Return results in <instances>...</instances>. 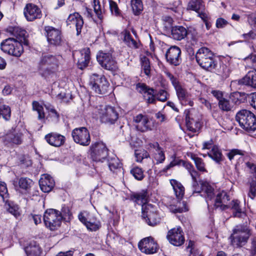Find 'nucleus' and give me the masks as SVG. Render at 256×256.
<instances>
[{
  "label": "nucleus",
  "instance_id": "obj_1",
  "mask_svg": "<svg viewBox=\"0 0 256 256\" xmlns=\"http://www.w3.org/2000/svg\"><path fill=\"white\" fill-rule=\"evenodd\" d=\"M196 60L199 66L203 69L213 72L216 66V60L214 53L208 48H200L196 54Z\"/></svg>",
  "mask_w": 256,
  "mask_h": 256
},
{
  "label": "nucleus",
  "instance_id": "obj_2",
  "mask_svg": "<svg viewBox=\"0 0 256 256\" xmlns=\"http://www.w3.org/2000/svg\"><path fill=\"white\" fill-rule=\"evenodd\" d=\"M170 183L172 186L176 197L178 198V201L176 204L170 206V210L174 214L182 213L188 211V208H187L186 202L181 200L184 194V187L180 182L176 180H171Z\"/></svg>",
  "mask_w": 256,
  "mask_h": 256
},
{
  "label": "nucleus",
  "instance_id": "obj_3",
  "mask_svg": "<svg viewBox=\"0 0 256 256\" xmlns=\"http://www.w3.org/2000/svg\"><path fill=\"white\" fill-rule=\"evenodd\" d=\"M236 120L238 122L242 128L247 131H254L256 130V118L250 111L242 110L236 114Z\"/></svg>",
  "mask_w": 256,
  "mask_h": 256
},
{
  "label": "nucleus",
  "instance_id": "obj_4",
  "mask_svg": "<svg viewBox=\"0 0 256 256\" xmlns=\"http://www.w3.org/2000/svg\"><path fill=\"white\" fill-rule=\"evenodd\" d=\"M60 58V56H56L50 54L43 56L41 58L38 66L41 74L46 76L54 72L58 66Z\"/></svg>",
  "mask_w": 256,
  "mask_h": 256
},
{
  "label": "nucleus",
  "instance_id": "obj_5",
  "mask_svg": "<svg viewBox=\"0 0 256 256\" xmlns=\"http://www.w3.org/2000/svg\"><path fill=\"white\" fill-rule=\"evenodd\" d=\"M250 235V230L246 226H236L230 236L232 244L234 246H242L247 242Z\"/></svg>",
  "mask_w": 256,
  "mask_h": 256
},
{
  "label": "nucleus",
  "instance_id": "obj_6",
  "mask_svg": "<svg viewBox=\"0 0 256 256\" xmlns=\"http://www.w3.org/2000/svg\"><path fill=\"white\" fill-rule=\"evenodd\" d=\"M24 134L16 128H12L2 137L4 144L8 148H13L21 144L23 142Z\"/></svg>",
  "mask_w": 256,
  "mask_h": 256
},
{
  "label": "nucleus",
  "instance_id": "obj_7",
  "mask_svg": "<svg viewBox=\"0 0 256 256\" xmlns=\"http://www.w3.org/2000/svg\"><path fill=\"white\" fill-rule=\"evenodd\" d=\"M96 110L102 122L113 124L118 119V114L114 107L102 105L97 106Z\"/></svg>",
  "mask_w": 256,
  "mask_h": 256
},
{
  "label": "nucleus",
  "instance_id": "obj_8",
  "mask_svg": "<svg viewBox=\"0 0 256 256\" xmlns=\"http://www.w3.org/2000/svg\"><path fill=\"white\" fill-rule=\"evenodd\" d=\"M0 48L4 52L16 57L20 56L24 52L22 44L14 38H8L2 42Z\"/></svg>",
  "mask_w": 256,
  "mask_h": 256
},
{
  "label": "nucleus",
  "instance_id": "obj_9",
  "mask_svg": "<svg viewBox=\"0 0 256 256\" xmlns=\"http://www.w3.org/2000/svg\"><path fill=\"white\" fill-rule=\"evenodd\" d=\"M199 176H196L195 178H192V191L193 193H200L201 192H203L204 194V197L208 206H209L208 201H211L214 197V188L206 182H200V185H199L197 180Z\"/></svg>",
  "mask_w": 256,
  "mask_h": 256
},
{
  "label": "nucleus",
  "instance_id": "obj_10",
  "mask_svg": "<svg viewBox=\"0 0 256 256\" xmlns=\"http://www.w3.org/2000/svg\"><path fill=\"white\" fill-rule=\"evenodd\" d=\"M90 84L92 89L98 94H105L108 92L109 84L104 76L93 74L90 76Z\"/></svg>",
  "mask_w": 256,
  "mask_h": 256
},
{
  "label": "nucleus",
  "instance_id": "obj_11",
  "mask_svg": "<svg viewBox=\"0 0 256 256\" xmlns=\"http://www.w3.org/2000/svg\"><path fill=\"white\" fill-rule=\"evenodd\" d=\"M61 220L62 216H60L59 212L54 209L47 210L44 215L45 225L52 230L60 226Z\"/></svg>",
  "mask_w": 256,
  "mask_h": 256
},
{
  "label": "nucleus",
  "instance_id": "obj_12",
  "mask_svg": "<svg viewBox=\"0 0 256 256\" xmlns=\"http://www.w3.org/2000/svg\"><path fill=\"white\" fill-rule=\"evenodd\" d=\"M142 216L150 226H155L160 222V218L156 212V209L151 204L142 206Z\"/></svg>",
  "mask_w": 256,
  "mask_h": 256
},
{
  "label": "nucleus",
  "instance_id": "obj_13",
  "mask_svg": "<svg viewBox=\"0 0 256 256\" xmlns=\"http://www.w3.org/2000/svg\"><path fill=\"white\" fill-rule=\"evenodd\" d=\"M96 58L99 64L106 70L115 71L118 68L116 62L110 52H100Z\"/></svg>",
  "mask_w": 256,
  "mask_h": 256
},
{
  "label": "nucleus",
  "instance_id": "obj_14",
  "mask_svg": "<svg viewBox=\"0 0 256 256\" xmlns=\"http://www.w3.org/2000/svg\"><path fill=\"white\" fill-rule=\"evenodd\" d=\"M91 158L94 161L103 162L108 156V149L102 142H98L91 146Z\"/></svg>",
  "mask_w": 256,
  "mask_h": 256
},
{
  "label": "nucleus",
  "instance_id": "obj_15",
  "mask_svg": "<svg viewBox=\"0 0 256 256\" xmlns=\"http://www.w3.org/2000/svg\"><path fill=\"white\" fill-rule=\"evenodd\" d=\"M74 140L82 146H87L90 142V137L88 130L85 127L74 129L72 132Z\"/></svg>",
  "mask_w": 256,
  "mask_h": 256
},
{
  "label": "nucleus",
  "instance_id": "obj_16",
  "mask_svg": "<svg viewBox=\"0 0 256 256\" xmlns=\"http://www.w3.org/2000/svg\"><path fill=\"white\" fill-rule=\"evenodd\" d=\"M194 110L191 109L186 110L184 112L186 128L188 130L192 132H198L202 126L199 119L194 117Z\"/></svg>",
  "mask_w": 256,
  "mask_h": 256
},
{
  "label": "nucleus",
  "instance_id": "obj_17",
  "mask_svg": "<svg viewBox=\"0 0 256 256\" xmlns=\"http://www.w3.org/2000/svg\"><path fill=\"white\" fill-rule=\"evenodd\" d=\"M165 56L167 62L171 65L178 66L182 62L181 50L177 46H170L167 50Z\"/></svg>",
  "mask_w": 256,
  "mask_h": 256
},
{
  "label": "nucleus",
  "instance_id": "obj_18",
  "mask_svg": "<svg viewBox=\"0 0 256 256\" xmlns=\"http://www.w3.org/2000/svg\"><path fill=\"white\" fill-rule=\"evenodd\" d=\"M166 236L170 242L175 246H180L184 242V232L180 226L170 230Z\"/></svg>",
  "mask_w": 256,
  "mask_h": 256
},
{
  "label": "nucleus",
  "instance_id": "obj_19",
  "mask_svg": "<svg viewBox=\"0 0 256 256\" xmlns=\"http://www.w3.org/2000/svg\"><path fill=\"white\" fill-rule=\"evenodd\" d=\"M139 249L146 254H152L158 250V244L151 237H147L142 240L138 244Z\"/></svg>",
  "mask_w": 256,
  "mask_h": 256
},
{
  "label": "nucleus",
  "instance_id": "obj_20",
  "mask_svg": "<svg viewBox=\"0 0 256 256\" xmlns=\"http://www.w3.org/2000/svg\"><path fill=\"white\" fill-rule=\"evenodd\" d=\"M214 195H215L214 194ZM214 197V196L211 201H208L209 206L213 204L216 208H220L221 210H225L228 208V205L226 204L230 200L229 196L228 195L226 192L224 190L219 192L216 194L215 199L213 200Z\"/></svg>",
  "mask_w": 256,
  "mask_h": 256
},
{
  "label": "nucleus",
  "instance_id": "obj_21",
  "mask_svg": "<svg viewBox=\"0 0 256 256\" xmlns=\"http://www.w3.org/2000/svg\"><path fill=\"white\" fill-rule=\"evenodd\" d=\"M24 14L26 20L28 22L40 19L42 16L40 9L37 6L32 3L26 5L24 9Z\"/></svg>",
  "mask_w": 256,
  "mask_h": 256
},
{
  "label": "nucleus",
  "instance_id": "obj_22",
  "mask_svg": "<svg viewBox=\"0 0 256 256\" xmlns=\"http://www.w3.org/2000/svg\"><path fill=\"white\" fill-rule=\"evenodd\" d=\"M48 42L53 45H60L62 42V34L60 30L52 26H46L44 28Z\"/></svg>",
  "mask_w": 256,
  "mask_h": 256
},
{
  "label": "nucleus",
  "instance_id": "obj_23",
  "mask_svg": "<svg viewBox=\"0 0 256 256\" xmlns=\"http://www.w3.org/2000/svg\"><path fill=\"white\" fill-rule=\"evenodd\" d=\"M46 142L50 146L60 147L65 142V136L57 132H50L44 136Z\"/></svg>",
  "mask_w": 256,
  "mask_h": 256
},
{
  "label": "nucleus",
  "instance_id": "obj_24",
  "mask_svg": "<svg viewBox=\"0 0 256 256\" xmlns=\"http://www.w3.org/2000/svg\"><path fill=\"white\" fill-rule=\"evenodd\" d=\"M134 122L136 124V126L138 130L144 132L150 130V121L146 115L138 114L134 117Z\"/></svg>",
  "mask_w": 256,
  "mask_h": 256
},
{
  "label": "nucleus",
  "instance_id": "obj_25",
  "mask_svg": "<svg viewBox=\"0 0 256 256\" xmlns=\"http://www.w3.org/2000/svg\"><path fill=\"white\" fill-rule=\"evenodd\" d=\"M66 23L68 25H70V27L72 24L74 25L76 30V34L78 35L81 32V30L84 25V20L82 16L78 12L70 14L67 20Z\"/></svg>",
  "mask_w": 256,
  "mask_h": 256
},
{
  "label": "nucleus",
  "instance_id": "obj_26",
  "mask_svg": "<svg viewBox=\"0 0 256 256\" xmlns=\"http://www.w3.org/2000/svg\"><path fill=\"white\" fill-rule=\"evenodd\" d=\"M39 184L43 192H49L54 188L55 182L53 178L49 174H44L39 180Z\"/></svg>",
  "mask_w": 256,
  "mask_h": 256
},
{
  "label": "nucleus",
  "instance_id": "obj_27",
  "mask_svg": "<svg viewBox=\"0 0 256 256\" xmlns=\"http://www.w3.org/2000/svg\"><path fill=\"white\" fill-rule=\"evenodd\" d=\"M171 37L176 40H181L186 37L188 30L186 28L182 26H175L171 28Z\"/></svg>",
  "mask_w": 256,
  "mask_h": 256
},
{
  "label": "nucleus",
  "instance_id": "obj_28",
  "mask_svg": "<svg viewBox=\"0 0 256 256\" xmlns=\"http://www.w3.org/2000/svg\"><path fill=\"white\" fill-rule=\"evenodd\" d=\"M240 84L250 86L256 88V70H252L239 80Z\"/></svg>",
  "mask_w": 256,
  "mask_h": 256
},
{
  "label": "nucleus",
  "instance_id": "obj_29",
  "mask_svg": "<svg viewBox=\"0 0 256 256\" xmlns=\"http://www.w3.org/2000/svg\"><path fill=\"white\" fill-rule=\"evenodd\" d=\"M80 57L78 62V67L82 70L88 66L90 60V50L89 48H83L80 51Z\"/></svg>",
  "mask_w": 256,
  "mask_h": 256
},
{
  "label": "nucleus",
  "instance_id": "obj_30",
  "mask_svg": "<svg viewBox=\"0 0 256 256\" xmlns=\"http://www.w3.org/2000/svg\"><path fill=\"white\" fill-rule=\"evenodd\" d=\"M27 256H40L42 250L39 244L35 241L31 242L24 248Z\"/></svg>",
  "mask_w": 256,
  "mask_h": 256
},
{
  "label": "nucleus",
  "instance_id": "obj_31",
  "mask_svg": "<svg viewBox=\"0 0 256 256\" xmlns=\"http://www.w3.org/2000/svg\"><path fill=\"white\" fill-rule=\"evenodd\" d=\"M176 91V96L178 100L183 104L186 102L188 98V94L186 90L179 82L174 86Z\"/></svg>",
  "mask_w": 256,
  "mask_h": 256
},
{
  "label": "nucleus",
  "instance_id": "obj_32",
  "mask_svg": "<svg viewBox=\"0 0 256 256\" xmlns=\"http://www.w3.org/2000/svg\"><path fill=\"white\" fill-rule=\"evenodd\" d=\"M131 198L138 204L142 205V206H146L147 204H145L147 202L148 193L146 191L142 190L141 192L132 194Z\"/></svg>",
  "mask_w": 256,
  "mask_h": 256
},
{
  "label": "nucleus",
  "instance_id": "obj_33",
  "mask_svg": "<svg viewBox=\"0 0 256 256\" xmlns=\"http://www.w3.org/2000/svg\"><path fill=\"white\" fill-rule=\"evenodd\" d=\"M240 204V202L238 200H232L229 204H228V208L232 210L234 217L240 218L246 215L244 212L242 211Z\"/></svg>",
  "mask_w": 256,
  "mask_h": 256
},
{
  "label": "nucleus",
  "instance_id": "obj_34",
  "mask_svg": "<svg viewBox=\"0 0 256 256\" xmlns=\"http://www.w3.org/2000/svg\"><path fill=\"white\" fill-rule=\"evenodd\" d=\"M13 34L18 39V40L22 44L28 46V40L26 39V32L20 28H15L13 30Z\"/></svg>",
  "mask_w": 256,
  "mask_h": 256
},
{
  "label": "nucleus",
  "instance_id": "obj_35",
  "mask_svg": "<svg viewBox=\"0 0 256 256\" xmlns=\"http://www.w3.org/2000/svg\"><path fill=\"white\" fill-rule=\"evenodd\" d=\"M254 171L252 173L249 180L250 190L248 192V197L254 200L256 196V168H254Z\"/></svg>",
  "mask_w": 256,
  "mask_h": 256
},
{
  "label": "nucleus",
  "instance_id": "obj_36",
  "mask_svg": "<svg viewBox=\"0 0 256 256\" xmlns=\"http://www.w3.org/2000/svg\"><path fill=\"white\" fill-rule=\"evenodd\" d=\"M208 154L210 158L217 163H220L222 160V152L216 146H214Z\"/></svg>",
  "mask_w": 256,
  "mask_h": 256
},
{
  "label": "nucleus",
  "instance_id": "obj_37",
  "mask_svg": "<svg viewBox=\"0 0 256 256\" xmlns=\"http://www.w3.org/2000/svg\"><path fill=\"white\" fill-rule=\"evenodd\" d=\"M124 42L129 47L134 48H138V43L132 37L130 32L126 30L123 32Z\"/></svg>",
  "mask_w": 256,
  "mask_h": 256
},
{
  "label": "nucleus",
  "instance_id": "obj_38",
  "mask_svg": "<svg viewBox=\"0 0 256 256\" xmlns=\"http://www.w3.org/2000/svg\"><path fill=\"white\" fill-rule=\"evenodd\" d=\"M213 72H215L218 75L220 76L223 79H226L228 78L230 74V70L228 66L224 64H222L218 68L214 70Z\"/></svg>",
  "mask_w": 256,
  "mask_h": 256
},
{
  "label": "nucleus",
  "instance_id": "obj_39",
  "mask_svg": "<svg viewBox=\"0 0 256 256\" xmlns=\"http://www.w3.org/2000/svg\"><path fill=\"white\" fill-rule=\"evenodd\" d=\"M218 104L219 108L224 112L230 111L234 106L232 102L224 98L220 100Z\"/></svg>",
  "mask_w": 256,
  "mask_h": 256
},
{
  "label": "nucleus",
  "instance_id": "obj_40",
  "mask_svg": "<svg viewBox=\"0 0 256 256\" xmlns=\"http://www.w3.org/2000/svg\"><path fill=\"white\" fill-rule=\"evenodd\" d=\"M142 69L144 71V73L148 76H150L151 68L150 62L148 58L146 56H144L140 58Z\"/></svg>",
  "mask_w": 256,
  "mask_h": 256
},
{
  "label": "nucleus",
  "instance_id": "obj_41",
  "mask_svg": "<svg viewBox=\"0 0 256 256\" xmlns=\"http://www.w3.org/2000/svg\"><path fill=\"white\" fill-rule=\"evenodd\" d=\"M33 184L32 180L27 178H21L18 180L19 187L26 191L30 190Z\"/></svg>",
  "mask_w": 256,
  "mask_h": 256
},
{
  "label": "nucleus",
  "instance_id": "obj_42",
  "mask_svg": "<svg viewBox=\"0 0 256 256\" xmlns=\"http://www.w3.org/2000/svg\"><path fill=\"white\" fill-rule=\"evenodd\" d=\"M202 6V0H191L189 2L187 9L196 12H200Z\"/></svg>",
  "mask_w": 256,
  "mask_h": 256
},
{
  "label": "nucleus",
  "instance_id": "obj_43",
  "mask_svg": "<svg viewBox=\"0 0 256 256\" xmlns=\"http://www.w3.org/2000/svg\"><path fill=\"white\" fill-rule=\"evenodd\" d=\"M108 162V167L111 171H114L115 170L120 168V160L116 156L109 157Z\"/></svg>",
  "mask_w": 256,
  "mask_h": 256
},
{
  "label": "nucleus",
  "instance_id": "obj_44",
  "mask_svg": "<svg viewBox=\"0 0 256 256\" xmlns=\"http://www.w3.org/2000/svg\"><path fill=\"white\" fill-rule=\"evenodd\" d=\"M131 5L135 15L140 14L143 10V4L141 0H132Z\"/></svg>",
  "mask_w": 256,
  "mask_h": 256
},
{
  "label": "nucleus",
  "instance_id": "obj_45",
  "mask_svg": "<svg viewBox=\"0 0 256 256\" xmlns=\"http://www.w3.org/2000/svg\"><path fill=\"white\" fill-rule=\"evenodd\" d=\"M32 108L38 113V118L39 120H43L45 117V114L44 112V108L38 102L34 101L32 102Z\"/></svg>",
  "mask_w": 256,
  "mask_h": 256
},
{
  "label": "nucleus",
  "instance_id": "obj_46",
  "mask_svg": "<svg viewBox=\"0 0 256 256\" xmlns=\"http://www.w3.org/2000/svg\"><path fill=\"white\" fill-rule=\"evenodd\" d=\"M130 174L138 180H142L144 178V171L138 166H134L130 170Z\"/></svg>",
  "mask_w": 256,
  "mask_h": 256
},
{
  "label": "nucleus",
  "instance_id": "obj_47",
  "mask_svg": "<svg viewBox=\"0 0 256 256\" xmlns=\"http://www.w3.org/2000/svg\"><path fill=\"white\" fill-rule=\"evenodd\" d=\"M146 102L148 104H154L156 102V93L154 94V90L151 88L144 95Z\"/></svg>",
  "mask_w": 256,
  "mask_h": 256
},
{
  "label": "nucleus",
  "instance_id": "obj_48",
  "mask_svg": "<svg viewBox=\"0 0 256 256\" xmlns=\"http://www.w3.org/2000/svg\"><path fill=\"white\" fill-rule=\"evenodd\" d=\"M156 100H158L160 102L166 101L168 97L169 94L168 92L164 90H160L157 92L156 93Z\"/></svg>",
  "mask_w": 256,
  "mask_h": 256
},
{
  "label": "nucleus",
  "instance_id": "obj_49",
  "mask_svg": "<svg viewBox=\"0 0 256 256\" xmlns=\"http://www.w3.org/2000/svg\"><path fill=\"white\" fill-rule=\"evenodd\" d=\"M59 214L60 216H62V220L64 219L66 221L70 220L72 216V212L69 208L66 206L62 208L61 212H59Z\"/></svg>",
  "mask_w": 256,
  "mask_h": 256
},
{
  "label": "nucleus",
  "instance_id": "obj_50",
  "mask_svg": "<svg viewBox=\"0 0 256 256\" xmlns=\"http://www.w3.org/2000/svg\"><path fill=\"white\" fill-rule=\"evenodd\" d=\"M242 96L244 99H248L250 105L256 110V93H253L250 94L242 93ZM242 95V94H240Z\"/></svg>",
  "mask_w": 256,
  "mask_h": 256
},
{
  "label": "nucleus",
  "instance_id": "obj_51",
  "mask_svg": "<svg viewBox=\"0 0 256 256\" xmlns=\"http://www.w3.org/2000/svg\"><path fill=\"white\" fill-rule=\"evenodd\" d=\"M154 158L156 161V164L162 163L165 160L164 152L161 150L154 152Z\"/></svg>",
  "mask_w": 256,
  "mask_h": 256
},
{
  "label": "nucleus",
  "instance_id": "obj_52",
  "mask_svg": "<svg viewBox=\"0 0 256 256\" xmlns=\"http://www.w3.org/2000/svg\"><path fill=\"white\" fill-rule=\"evenodd\" d=\"M184 166L188 170L192 178H195L196 176H200V174L195 170L194 166L190 163H186Z\"/></svg>",
  "mask_w": 256,
  "mask_h": 256
},
{
  "label": "nucleus",
  "instance_id": "obj_53",
  "mask_svg": "<svg viewBox=\"0 0 256 256\" xmlns=\"http://www.w3.org/2000/svg\"><path fill=\"white\" fill-rule=\"evenodd\" d=\"M0 196L2 198L4 201L8 197L6 184L2 182H0Z\"/></svg>",
  "mask_w": 256,
  "mask_h": 256
},
{
  "label": "nucleus",
  "instance_id": "obj_54",
  "mask_svg": "<svg viewBox=\"0 0 256 256\" xmlns=\"http://www.w3.org/2000/svg\"><path fill=\"white\" fill-rule=\"evenodd\" d=\"M110 8L112 14L118 16L120 14V10H119L117 4L112 0H109Z\"/></svg>",
  "mask_w": 256,
  "mask_h": 256
},
{
  "label": "nucleus",
  "instance_id": "obj_55",
  "mask_svg": "<svg viewBox=\"0 0 256 256\" xmlns=\"http://www.w3.org/2000/svg\"><path fill=\"white\" fill-rule=\"evenodd\" d=\"M248 250L250 253V256H256V237L250 239V246Z\"/></svg>",
  "mask_w": 256,
  "mask_h": 256
},
{
  "label": "nucleus",
  "instance_id": "obj_56",
  "mask_svg": "<svg viewBox=\"0 0 256 256\" xmlns=\"http://www.w3.org/2000/svg\"><path fill=\"white\" fill-rule=\"evenodd\" d=\"M244 152L238 149H233L230 150L226 156L230 160H232L236 155L244 156Z\"/></svg>",
  "mask_w": 256,
  "mask_h": 256
},
{
  "label": "nucleus",
  "instance_id": "obj_57",
  "mask_svg": "<svg viewBox=\"0 0 256 256\" xmlns=\"http://www.w3.org/2000/svg\"><path fill=\"white\" fill-rule=\"evenodd\" d=\"M94 12L98 18L100 20H102L103 18V10L100 8V2H96V1L94 0Z\"/></svg>",
  "mask_w": 256,
  "mask_h": 256
},
{
  "label": "nucleus",
  "instance_id": "obj_58",
  "mask_svg": "<svg viewBox=\"0 0 256 256\" xmlns=\"http://www.w3.org/2000/svg\"><path fill=\"white\" fill-rule=\"evenodd\" d=\"M46 108L50 112V116L53 118L52 120L54 122H58L59 120V114L56 110L53 108H50V106H46Z\"/></svg>",
  "mask_w": 256,
  "mask_h": 256
},
{
  "label": "nucleus",
  "instance_id": "obj_59",
  "mask_svg": "<svg viewBox=\"0 0 256 256\" xmlns=\"http://www.w3.org/2000/svg\"><path fill=\"white\" fill-rule=\"evenodd\" d=\"M194 163L197 169L199 171L202 172H207L205 168V164L202 158H199Z\"/></svg>",
  "mask_w": 256,
  "mask_h": 256
},
{
  "label": "nucleus",
  "instance_id": "obj_60",
  "mask_svg": "<svg viewBox=\"0 0 256 256\" xmlns=\"http://www.w3.org/2000/svg\"><path fill=\"white\" fill-rule=\"evenodd\" d=\"M183 162L182 160L174 158L172 161L168 165H167L164 169L163 172H166L167 170L169 169H170L171 168L174 167V166H176V165H180V164L181 162Z\"/></svg>",
  "mask_w": 256,
  "mask_h": 256
},
{
  "label": "nucleus",
  "instance_id": "obj_61",
  "mask_svg": "<svg viewBox=\"0 0 256 256\" xmlns=\"http://www.w3.org/2000/svg\"><path fill=\"white\" fill-rule=\"evenodd\" d=\"M86 228L92 231H96L100 227V224L98 222H88L86 226Z\"/></svg>",
  "mask_w": 256,
  "mask_h": 256
},
{
  "label": "nucleus",
  "instance_id": "obj_62",
  "mask_svg": "<svg viewBox=\"0 0 256 256\" xmlns=\"http://www.w3.org/2000/svg\"><path fill=\"white\" fill-rule=\"evenodd\" d=\"M228 24L227 20L223 18H218L216 20V26L218 28H222L225 27Z\"/></svg>",
  "mask_w": 256,
  "mask_h": 256
},
{
  "label": "nucleus",
  "instance_id": "obj_63",
  "mask_svg": "<svg viewBox=\"0 0 256 256\" xmlns=\"http://www.w3.org/2000/svg\"><path fill=\"white\" fill-rule=\"evenodd\" d=\"M151 88H148L146 84H138L136 85V89L138 91L143 94V96L148 91V90H150Z\"/></svg>",
  "mask_w": 256,
  "mask_h": 256
},
{
  "label": "nucleus",
  "instance_id": "obj_64",
  "mask_svg": "<svg viewBox=\"0 0 256 256\" xmlns=\"http://www.w3.org/2000/svg\"><path fill=\"white\" fill-rule=\"evenodd\" d=\"M242 36L245 40H248L250 39H254L256 34L252 30H250L247 34H243Z\"/></svg>",
  "mask_w": 256,
  "mask_h": 256
}]
</instances>
